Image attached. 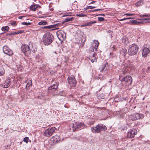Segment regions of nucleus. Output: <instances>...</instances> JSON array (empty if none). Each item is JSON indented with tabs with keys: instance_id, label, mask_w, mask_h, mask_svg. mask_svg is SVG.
<instances>
[{
	"instance_id": "obj_1",
	"label": "nucleus",
	"mask_w": 150,
	"mask_h": 150,
	"mask_svg": "<svg viewBox=\"0 0 150 150\" xmlns=\"http://www.w3.org/2000/svg\"><path fill=\"white\" fill-rule=\"evenodd\" d=\"M107 129V127L104 124H99L96 127H92L91 128L92 132L94 133H100L102 131H105Z\"/></svg>"
},
{
	"instance_id": "obj_2",
	"label": "nucleus",
	"mask_w": 150,
	"mask_h": 150,
	"mask_svg": "<svg viewBox=\"0 0 150 150\" xmlns=\"http://www.w3.org/2000/svg\"><path fill=\"white\" fill-rule=\"evenodd\" d=\"M53 36L50 33H47L44 34L43 36V42L45 45H48L51 44L53 40Z\"/></svg>"
},
{
	"instance_id": "obj_3",
	"label": "nucleus",
	"mask_w": 150,
	"mask_h": 150,
	"mask_svg": "<svg viewBox=\"0 0 150 150\" xmlns=\"http://www.w3.org/2000/svg\"><path fill=\"white\" fill-rule=\"evenodd\" d=\"M119 79L121 82H124L125 85L127 86L130 85L132 83V79L130 76H127L123 77L122 75H120Z\"/></svg>"
},
{
	"instance_id": "obj_4",
	"label": "nucleus",
	"mask_w": 150,
	"mask_h": 150,
	"mask_svg": "<svg viewBox=\"0 0 150 150\" xmlns=\"http://www.w3.org/2000/svg\"><path fill=\"white\" fill-rule=\"evenodd\" d=\"M139 46L135 44L130 45L128 49V54L129 55H134L136 54L138 51Z\"/></svg>"
},
{
	"instance_id": "obj_5",
	"label": "nucleus",
	"mask_w": 150,
	"mask_h": 150,
	"mask_svg": "<svg viewBox=\"0 0 150 150\" xmlns=\"http://www.w3.org/2000/svg\"><path fill=\"white\" fill-rule=\"evenodd\" d=\"M56 34L58 38L60 41H63L66 40V34L64 31L58 30Z\"/></svg>"
},
{
	"instance_id": "obj_6",
	"label": "nucleus",
	"mask_w": 150,
	"mask_h": 150,
	"mask_svg": "<svg viewBox=\"0 0 150 150\" xmlns=\"http://www.w3.org/2000/svg\"><path fill=\"white\" fill-rule=\"evenodd\" d=\"M134 69V66L132 64H129L127 66H124L122 69V73L125 75L131 70Z\"/></svg>"
},
{
	"instance_id": "obj_7",
	"label": "nucleus",
	"mask_w": 150,
	"mask_h": 150,
	"mask_svg": "<svg viewBox=\"0 0 150 150\" xmlns=\"http://www.w3.org/2000/svg\"><path fill=\"white\" fill-rule=\"evenodd\" d=\"M144 117L143 114L138 113H135L131 114L129 116L130 118L132 120H135L139 119H142Z\"/></svg>"
},
{
	"instance_id": "obj_8",
	"label": "nucleus",
	"mask_w": 150,
	"mask_h": 150,
	"mask_svg": "<svg viewBox=\"0 0 150 150\" xmlns=\"http://www.w3.org/2000/svg\"><path fill=\"white\" fill-rule=\"evenodd\" d=\"M56 128L54 127H52L51 128H48L44 132V135L45 136L50 137L52 135L53 133L55 132V130Z\"/></svg>"
},
{
	"instance_id": "obj_9",
	"label": "nucleus",
	"mask_w": 150,
	"mask_h": 150,
	"mask_svg": "<svg viewBox=\"0 0 150 150\" xmlns=\"http://www.w3.org/2000/svg\"><path fill=\"white\" fill-rule=\"evenodd\" d=\"M29 47V45L25 44L22 45L21 47V51L26 56L30 54V50Z\"/></svg>"
},
{
	"instance_id": "obj_10",
	"label": "nucleus",
	"mask_w": 150,
	"mask_h": 150,
	"mask_svg": "<svg viewBox=\"0 0 150 150\" xmlns=\"http://www.w3.org/2000/svg\"><path fill=\"white\" fill-rule=\"evenodd\" d=\"M84 125L83 122L76 123L74 124L73 127L75 128V131L79 130L84 128Z\"/></svg>"
},
{
	"instance_id": "obj_11",
	"label": "nucleus",
	"mask_w": 150,
	"mask_h": 150,
	"mask_svg": "<svg viewBox=\"0 0 150 150\" xmlns=\"http://www.w3.org/2000/svg\"><path fill=\"white\" fill-rule=\"evenodd\" d=\"M68 80L69 83L71 86H74L76 85V81L73 75L69 76L68 78Z\"/></svg>"
},
{
	"instance_id": "obj_12",
	"label": "nucleus",
	"mask_w": 150,
	"mask_h": 150,
	"mask_svg": "<svg viewBox=\"0 0 150 150\" xmlns=\"http://www.w3.org/2000/svg\"><path fill=\"white\" fill-rule=\"evenodd\" d=\"M137 131L135 129H133L129 130L127 133V137L129 138L134 137L136 134Z\"/></svg>"
},
{
	"instance_id": "obj_13",
	"label": "nucleus",
	"mask_w": 150,
	"mask_h": 150,
	"mask_svg": "<svg viewBox=\"0 0 150 150\" xmlns=\"http://www.w3.org/2000/svg\"><path fill=\"white\" fill-rule=\"evenodd\" d=\"M3 50L4 53L9 56H11L13 54L12 51L6 46H4Z\"/></svg>"
},
{
	"instance_id": "obj_14",
	"label": "nucleus",
	"mask_w": 150,
	"mask_h": 150,
	"mask_svg": "<svg viewBox=\"0 0 150 150\" xmlns=\"http://www.w3.org/2000/svg\"><path fill=\"white\" fill-rule=\"evenodd\" d=\"M30 52L31 51L33 52H35L37 50V47L36 45L34 43L30 42L29 44Z\"/></svg>"
},
{
	"instance_id": "obj_15",
	"label": "nucleus",
	"mask_w": 150,
	"mask_h": 150,
	"mask_svg": "<svg viewBox=\"0 0 150 150\" xmlns=\"http://www.w3.org/2000/svg\"><path fill=\"white\" fill-rule=\"evenodd\" d=\"M11 81L10 78L6 79L4 82L1 84V86L6 88H8L11 85Z\"/></svg>"
},
{
	"instance_id": "obj_16",
	"label": "nucleus",
	"mask_w": 150,
	"mask_h": 150,
	"mask_svg": "<svg viewBox=\"0 0 150 150\" xmlns=\"http://www.w3.org/2000/svg\"><path fill=\"white\" fill-rule=\"evenodd\" d=\"M142 55L144 57H146L148 54L150 52V50L149 49L146 47H145L142 49Z\"/></svg>"
},
{
	"instance_id": "obj_17",
	"label": "nucleus",
	"mask_w": 150,
	"mask_h": 150,
	"mask_svg": "<svg viewBox=\"0 0 150 150\" xmlns=\"http://www.w3.org/2000/svg\"><path fill=\"white\" fill-rule=\"evenodd\" d=\"M99 44V43L98 40H93V43L92 45V47L93 52L97 51Z\"/></svg>"
},
{
	"instance_id": "obj_18",
	"label": "nucleus",
	"mask_w": 150,
	"mask_h": 150,
	"mask_svg": "<svg viewBox=\"0 0 150 150\" xmlns=\"http://www.w3.org/2000/svg\"><path fill=\"white\" fill-rule=\"evenodd\" d=\"M52 139L54 142L56 143L62 141L63 140V139L60 138L59 136L57 135H55L53 136L52 137Z\"/></svg>"
},
{
	"instance_id": "obj_19",
	"label": "nucleus",
	"mask_w": 150,
	"mask_h": 150,
	"mask_svg": "<svg viewBox=\"0 0 150 150\" xmlns=\"http://www.w3.org/2000/svg\"><path fill=\"white\" fill-rule=\"evenodd\" d=\"M59 84V83L57 82L55 84H53L52 85L49 87L48 90H49L52 89H55V90H56L58 88V86Z\"/></svg>"
},
{
	"instance_id": "obj_20",
	"label": "nucleus",
	"mask_w": 150,
	"mask_h": 150,
	"mask_svg": "<svg viewBox=\"0 0 150 150\" xmlns=\"http://www.w3.org/2000/svg\"><path fill=\"white\" fill-rule=\"evenodd\" d=\"M60 24L59 23L56 24L54 25H51L47 26V29H52L53 28H57L58 27V25H59Z\"/></svg>"
},
{
	"instance_id": "obj_21",
	"label": "nucleus",
	"mask_w": 150,
	"mask_h": 150,
	"mask_svg": "<svg viewBox=\"0 0 150 150\" xmlns=\"http://www.w3.org/2000/svg\"><path fill=\"white\" fill-rule=\"evenodd\" d=\"M95 55H96V54H93V55L91 56L89 58L90 60L92 62H97V57H96Z\"/></svg>"
},
{
	"instance_id": "obj_22",
	"label": "nucleus",
	"mask_w": 150,
	"mask_h": 150,
	"mask_svg": "<svg viewBox=\"0 0 150 150\" xmlns=\"http://www.w3.org/2000/svg\"><path fill=\"white\" fill-rule=\"evenodd\" d=\"M143 4V0H140L136 3L135 4V5L138 7L142 5Z\"/></svg>"
},
{
	"instance_id": "obj_23",
	"label": "nucleus",
	"mask_w": 150,
	"mask_h": 150,
	"mask_svg": "<svg viewBox=\"0 0 150 150\" xmlns=\"http://www.w3.org/2000/svg\"><path fill=\"white\" fill-rule=\"evenodd\" d=\"M38 5H32L30 7V9L31 10H32L33 11H35L38 8Z\"/></svg>"
},
{
	"instance_id": "obj_24",
	"label": "nucleus",
	"mask_w": 150,
	"mask_h": 150,
	"mask_svg": "<svg viewBox=\"0 0 150 150\" xmlns=\"http://www.w3.org/2000/svg\"><path fill=\"white\" fill-rule=\"evenodd\" d=\"M24 32V30H20L17 31L16 32L9 34V35H15L19 34L22 33Z\"/></svg>"
},
{
	"instance_id": "obj_25",
	"label": "nucleus",
	"mask_w": 150,
	"mask_h": 150,
	"mask_svg": "<svg viewBox=\"0 0 150 150\" xmlns=\"http://www.w3.org/2000/svg\"><path fill=\"white\" fill-rule=\"evenodd\" d=\"M4 69L3 66L0 65V76L3 75L4 74Z\"/></svg>"
},
{
	"instance_id": "obj_26",
	"label": "nucleus",
	"mask_w": 150,
	"mask_h": 150,
	"mask_svg": "<svg viewBox=\"0 0 150 150\" xmlns=\"http://www.w3.org/2000/svg\"><path fill=\"white\" fill-rule=\"evenodd\" d=\"M74 18L72 17H67L64 20L63 22H67L69 21H72L74 20Z\"/></svg>"
},
{
	"instance_id": "obj_27",
	"label": "nucleus",
	"mask_w": 150,
	"mask_h": 150,
	"mask_svg": "<svg viewBox=\"0 0 150 150\" xmlns=\"http://www.w3.org/2000/svg\"><path fill=\"white\" fill-rule=\"evenodd\" d=\"M26 82L27 83L26 86V88L27 87H29L30 86L32 85V82L31 80H29L26 81Z\"/></svg>"
},
{
	"instance_id": "obj_28",
	"label": "nucleus",
	"mask_w": 150,
	"mask_h": 150,
	"mask_svg": "<svg viewBox=\"0 0 150 150\" xmlns=\"http://www.w3.org/2000/svg\"><path fill=\"white\" fill-rule=\"evenodd\" d=\"M96 23L95 21H92L88 22L86 23L87 26H91L93 24H95Z\"/></svg>"
},
{
	"instance_id": "obj_29",
	"label": "nucleus",
	"mask_w": 150,
	"mask_h": 150,
	"mask_svg": "<svg viewBox=\"0 0 150 150\" xmlns=\"http://www.w3.org/2000/svg\"><path fill=\"white\" fill-rule=\"evenodd\" d=\"M97 97L98 99H102L104 98V95L102 93L99 94L97 96Z\"/></svg>"
},
{
	"instance_id": "obj_30",
	"label": "nucleus",
	"mask_w": 150,
	"mask_h": 150,
	"mask_svg": "<svg viewBox=\"0 0 150 150\" xmlns=\"http://www.w3.org/2000/svg\"><path fill=\"white\" fill-rule=\"evenodd\" d=\"M122 52L124 56H125L126 54L128 53L127 50L125 48L122 49Z\"/></svg>"
},
{
	"instance_id": "obj_31",
	"label": "nucleus",
	"mask_w": 150,
	"mask_h": 150,
	"mask_svg": "<svg viewBox=\"0 0 150 150\" xmlns=\"http://www.w3.org/2000/svg\"><path fill=\"white\" fill-rule=\"evenodd\" d=\"M9 28V27L8 26L2 27L1 28V30L5 32L8 30Z\"/></svg>"
},
{
	"instance_id": "obj_32",
	"label": "nucleus",
	"mask_w": 150,
	"mask_h": 150,
	"mask_svg": "<svg viewBox=\"0 0 150 150\" xmlns=\"http://www.w3.org/2000/svg\"><path fill=\"white\" fill-rule=\"evenodd\" d=\"M130 22L133 24H139L140 23L136 20H130Z\"/></svg>"
},
{
	"instance_id": "obj_33",
	"label": "nucleus",
	"mask_w": 150,
	"mask_h": 150,
	"mask_svg": "<svg viewBox=\"0 0 150 150\" xmlns=\"http://www.w3.org/2000/svg\"><path fill=\"white\" fill-rule=\"evenodd\" d=\"M38 24L39 25H46L47 24V22L46 21H42L41 22H39Z\"/></svg>"
},
{
	"instance_id": "obj_34",
	"label": "nucleus",
	"mask_w": 150,
	"mask_h": 150,
	"mask_svg": "<svg viewBox=\"0 0 150 150\" xmlns=\"http://www.w3.org/2000/svg\"><path fill=\"white\" fill-rule=\"evenodd\" d=\"M142 20L143 21V22H144L145 23L149 22H150V18L142 19Z\"/></svg>"
},
{
	"instance_id": "obj_35",
	"label": "nucleus",
	"mask_w": 150,
	"mask_h": 150,
	"mask_svg": "<svg viewBox=\"0 0 150 150\" xmlns=\"http://www.w3.org/2000/svg\"><path fill=\"white\" fill-rule=\"evenodd\" d=\"M110 57L111 58H115L116 57V54L112 52L110 53Z\"/></svg>"
},
{
	"instance_id": "obj_36",
	"label": "nucleus",
	"mask_w": 150,
	"mask_h": 150,
	"mask_svg": "<svg viewBox=\"0 0 150 150\" xmlns=\"http://www.w3.org/2000/svg\"><path fill=\"white\" fill-rule=\"evenodd\" d=\"M76 16H79L80 17H84L85 16H86V15L82 13H81L80 14H76Z\"/></svg>"
},
{
	"instance_id": "obj_37",
	"label": "nucleus",
	"mask_w": 150,
	"mask_h": 150,
	"mask_svg": "<svg viewBox=\"0 0 150 150\" xmlns=\"http://www.w3.org/2000/svg\"><path fill=\"white\" fill-rule=\"evenodd\" d=\"M150 17V14H143L142 15H140V17L141 18L142 17Z\"/></svg>"
},
{
	"instance_id": "obj_38",
	"label": "nucleus",
	"mask_w": 150,
	"mask_h": 150,
	"mask_svg": "<svg viewBox=\"0 0 150 150\" xmlns=\"http://www.w3.org/2000/svg\"><path fill=\"white\" fill-rule=\"evenodd\" d=\"M10 24L13 26H15L17 25L16 21H12L10 23Z\"/></svg>"
},
{
	"instance_id": "obj_39",
	"label": "nucleus",
	"mask_w": 150,
	"mask_h": 150,
	"mask_svg": "<svg viewBox=\"0 0 150 150\" xmlns=\"http://www.w3.org/2000/svg\"><path fill=\"white\" fill-rule=\"evenodd\" d=\"M30 23H26L25 22H23L22 24L23 25H31Z\"/></svg>"
},
{
	"instance_id": "obj_40",
	"label": "nucleus",
	"mask_w": 150,
	"mask_h": 150,
	"mask_svg": "<svg viewBox=\"0 0 150 150\" xmlns=\"http://www.w3.org/2000/svg\"><path fill=\"white\" fill-rule=\"evenodd\" d=\"M29 138L28 137H25L23 141L26 143H28V142Z\"/></svg>"
},
{
	"instance_id": "obj_41",
	"label": "nucleus",
	"mask_w": 150,
	"mask_h": 150,
	"mask_svg": "<svg viewBox=\"0 0 150 150\" xmlns=\"http://www.w3.org/2000/svg\"><path fill=\"white\" fill-rule=\"evenodd\" d=\"M98 19L99 21H104L105 20L104 18L102 17H98Z\"/></svg>"
},
{
	"instance_id": "obj_42",
	"label": "nucleus",
	"mask_w": 150,
	"mask_h": 150,
	"mask_svg": "<svg viewBox=\"0 0 150 150\" xmlns=\"http://www.w3.org/2000/svg\"><path fill=\"white\" fill-rule=\"evenodd\" d=\"M131 18H131V17L125 18H123V19H120L119 20L120 21H124V20H127V19H131Z\"/></svg>"
},
{
	"instance_id": "obj_43",
	"label": "nucleus",
	"mask_w": 150,
	"mask_h": 150,
	"mask_svg": "<svg viewBox=\"0 0 150 150\" xmlns=\"http://www.w3.org/2000/svg\"><path fill=\"white\" fill-rule=\"evenodd\" d=\"M105 65H102V67H101L102 69H101L100 70L101 72H102L103 71V70L105 69Z\"/></svg>"
},
{
	"instance_id": "obj_44",
	"label": "nucleus",
	"mask_w": 150,
	"mask_h": 150,
	"mask_svg": "<svg viewBox=\"0 0 150 150\" xmlns=\"http://www.w3.org/2000/svg\"><path fill=\"white\" fill-rule=\"evenodd\" d=\"M134 15V14H133L127 13L125 14L124 15V16L127 15V16H133Z\"/></svg>"
},
{
	"instance_id": "obj_45",
	"label": "nucleus",
	"mask_w": 150,
	"mask_h": 150,
	"mask_svg": "<svg viewBox=\"0 0 150 150\" xmlns=\"http://www.w3.org/2000/svg\"><path fill=\"white\" fill-rule=\"evenodd\" d=\"M103 10L102 9H96L93 10H92V11H102V10Z\"/></svg>"
},
{
	"instance_id": "obj_46",
	"label": "nucleus",
	"mask_w": 150,
	"mask_h": 150,
	"mask_svg": "<svg viewBox=\"0 0 150 150\" xmlns=\"http://www.w3.org/2000/svg\"><path fill=\"white\" fill-rule=\"evenodd\" d=\"M150 69V66H149L148 67H147V69L146 70V71L147 72H148L149 71V70Z\"/></svg>"
},
{
	"instance_id": "obj_47",
	"label": "nucleus",
	"mask_w": 150,
	"mask_h": 150,
	"mask_svg": "<svg viewBox=\"0 0 150 150\" xmlns=\"http://www.w3.org/2000/svg\"><path fill=\"white\" fill-rule=\"evenodd\" d=\"M89 7L90 9H92L96 8L95 6H89Z\"/></svg>"
},
{
	"instance_id": "obj_48",
	"label": "nucleus",
	"mask_w": 150,
	"mask_h": 150,
	"mask_svg": "<svg viewBox=\"0 0 150 150\" xmlns=\"http://www.w3.org/2000/svg\"><path fill=\"white\" fill-rule=\"evenodd\" d=\"M25 16H20L18 18L19 19H23V18L25 17Z\"/></svg>"
},
{
	"instance_id": "obj_49",
	"label": "nucleus",
	"mask_w": 150,
	"mask_h": 150,
	"mask_svg": "<svg viewBox=\"0 0 150 150\" xmlns=\"http://www.w3.org/2000/svg\"><path fill=\"white\" fill-rule=\"evenodd\" d=\"M86 26H87L86 23V24H83V25H81V27H83Z\"/></svg>"
},
{
	"instance_id": "obj_50",
	"label": "nucleus",
	"mask_w": 150,
	"mask_h": 150,
	"mask_svg": "<svg viewBox=\"0 0 150 150\" xmlns=\"http://www.w3.org/2000/svg\"><path fill=\"white\" fill-rule=\"evenodd\" d=\"M89 8H89V6L86 7V8H84V9L86 10H87V9H89Z\"/></svg>"
},
{
	"instance_id": "obj_51",
	"label": "nucleus",
	"mask_w": 150,
	"mask_h": 150,
	"mask_svg": "<svg viewBox=\"0 0 150 150\" xmlns=\"http://www.w3.org/2000/svg\"><path fill=\"white\" fill-rule=\"evenodd\" d=\"M117 98H115L114 100V101L115 102H118V101L117 100H116Z\"/></svg>"
},
{
	"instance_id": "obj_52",
	"label": "nucleus",
	"mask_w": 150,
	"mask_h": 150,
	"mask_svg": "<svg viewBox=\"0 0 150 150\" xmlns=\"http://www.w3.org/2000/svg\"><path fill=\"white\" fill-rule=\"evenodd\" d=\"M96 1H92L91 2V3H90V4H94Z\"/></svg>"
},
{
	"instance_id": "obj_53",
	"label": "nucleus",
	"mask_w": 150,
	"mask_h": 150,
	"mask_svg": "<svg viewBox=\"0 0 150 150\" xmlns=\"http://www.w3.org/2000/svg\"><path fill=\"white\" fill-rule=\"evenodd\" d=\"M111 32V31L110 30H108L107 31V33H110Z\"/></svg>"
},
{
	"instance_id": "obj_54",
	"label": "nucleus",
	"mask_w": 150,
	"mask_h": 150,
	"mask_svg": "<svg viewBox=\"0 0 150 150\" xmlns=\"http://www.w3.org/2000/svg\"><path fill=\"white\" fill-rule=\"evenodd\" d=\"M43 28H45V29H47V26H44L43 27Z\"/></svg>"
},
{
	"instance_id": "obj_55",
	"label": "nucleus",
	"mask_w": 150,
	"mask_h": 150,
	"mask_svg": "<svg viewBox=\"0 0 150 150\" xmlns=\"http://www.w3.org/2000/svg\"><path fill=\"white\" fill-rule=\"evenodd\" d=\"M98 15H100V16H105V15L104 14H99Z\"/></svg>"
},
{
	"instance_id": "obj_56",
	"label": "nucleus",
	"mask_w": 150,
	"mask_h": 150,
	"mask_svg": "<svg viewBox=\"0 0 150 150\" xmlns=\"http://www.w3.org/2000/svg\"><path fill=\"white\" fill-rule=\"evenodd\" d=\"M69 15H68V14H65V15H64V16H69Z\"/></svg>"
},
{
	"instance_id": "obj_57",
	"label": "nucleus",
	"mask_w": 150,
	"mask_h": 150,
	"mask_svg": "<svg viewBox=\"0 0 150 150\" xmlns=\"http://www.w3.org/2000/svg\"><path fill=\"white\" fill-rule=\"evenodd\" d=\"M64 107H66V108H68V107H67V106H65V105H64Z\"/></svg>"
},
{
	"instance_id": "obj_58",
	"label": "nucleus",
	"mask_w": 150,
	"mask_h": 150,
	"mask_svg": "<svg viewBox=\"0 0 150 150\" xmlns=\"http://www.w3.org/2000/svg\"><path fill=\"white\" fill-rule=\"evenodd\" d=\"M1 33V34H3V33Z\"/></svg>"
}]
</instances>
